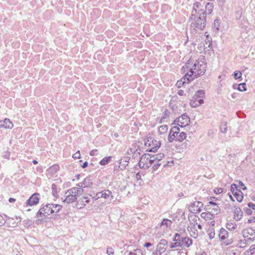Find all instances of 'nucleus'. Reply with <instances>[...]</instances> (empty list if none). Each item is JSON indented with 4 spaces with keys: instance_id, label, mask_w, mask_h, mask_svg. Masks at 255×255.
Returning <instances> with one entry per match:
<instances>
[{
    "instance_id": "13",
    "label": "nucleus",
    "mask_w": 255,
    "mask_h": 255,
    "mask_svg": "<svg viewBox=\"0 0 255 255\" xmlns=\"http://www.w3.org/2000/svg\"><path fill=\"white\" fill-rule=\"evenodd\" d=\"M142 160L146 161V168H148L151 165V164L156 162L154 160V159H152L150 157V155L148 154H144L140 157V159L138 162V164L140 166L141 165V163H144V161Z\"/></svg>"
},
{
    "instance_id": "55",
    "label": "nucleus",
    "mask_w": 255,
    "mask_h": 255,
    "mask_svg": "<svg viewBox=\"0 0 255 255\" xmlns=\"http://www.w3.org/2000/svg\"><path fill=\"white\" fill-rule=\"evenodd\" d=\"M177 255H187V252H184V251H181V250H179L178 252Z\"/></svg>"
},
{
    "instance_id": "42",
    "label": "nucleus",
    "mask_w": 255,
    "mask_h": 255,
    "mask_svg": "<svg viewBox=\"0 0 255 255\" xmlns=\"http://www.w3.org/2000/svg\"><path fill=\"white\" fill-rule=\"evenodd\" d=\"M76 192H75V196L77 198V196L81 195L83 194L84 190L83 189V188L77 187V190H76Z\"/></svg>"
},
{
    "instance_id": "24",
    "label": "nucleus",
    "mask_w": 255,
    "mask_h": 255,
    "mask_svg": "<svg viewBox=\"0 0 255 255\" xmlns=\"http://www.w3.org/2000/svg\"><path fill=\"white\" fill-rule=\"evenodd\" d=\"M186 138V133L184 132H179V133L178 134L176 138V141L178 142H182Z\"/></svg>"
},
{
    "instance_id": "60",
    "label": "nucleus",
    "mask_w": 255,
    "mask_h": 255,
    "mask_svg": "<svg viewBox=\"0 0 255 255\" xmlns=\"http://www.w3.org/2000/svg\"><path fill=\"white\" fill-rule=\"evenodd\" d=\"M184 91L182 90H180L178 91V94L179 95V96H183L184 95Z\"/></svg>"
},
{
    "instance_id": "3",
    "label": "nucleus",
    "mask_w": 255,
    "mask_h": 255,
    "mask_svg": "<svg viewBox=\"0 0 255 255\" xmlns=\"http://www.w3.org/2000/svg\"><path fill=\"white\" fill-rule=\"evenodd\" d=\"M173 242L170 244V248L171 249L177 247L189 248L193 244L191 239L178 233L174 235Z\"/></svg>"
},
{
    "instance_id": "5",
    "label": "nucleus",
    "mask_w": 255,
    "mask_h": 255,
    "mask_svg": "<svg viewBox=\"0 0 255 255\" xmlns=\"http://www.w3.org/2000/svg\"><path fill=\"white\" fill-rule=\"evenodd\" d=\"M205 92L204 90L197 91L194 95L190 102V106L193 108H196L204 103L205 98Z\"/></svg>"
},
{
    "instance_id": "30",
    "label": "nucleus",
    "mask_w": 255,
    "mask_h": 255,
    "mask_svg": "<svg viewBox=\"0 0 255 255\" xmlns=\"http://www.w3.org/2000/svg\"><path fill=\"white\" fill-rule=\"evenodd\" d=\"M238 186L235 183H233L231 186V191L233 194H235V192H241V189H238Z\"/></svg>"
},
{
    "instance_id": "64",
    "label": "nucleus",
    "mask_w": 255,
    "mask_h": 255,
    "mask_svg": "<svg viewBox=\"0 0 255 255\" xmlns=\"http://www.w3.org/2000/svg\"><path fill=\"white\" fill-rule=\"evenodd\" d=\"M217 193L220 194L223 192V189L222 188H218L217 189Z\"/></svg>"
},
{
    "instance_id": "49",
    "label": "nucleus",
    "mask_w": 255,
    "mask_h": 255,
    "mask_svg": "<svg viewBox=\"0 0 255 255\" xmlns=\"http://www.w3.org/2000/svg\"><path fill=\"white\" fill-rule=\"evenodd\" d=\"M107 253L109 255H112L114 254L113 250L112 248H108Z\"/></svg>"
},
{
    "instance_id": "46",
    "label": "nucleus",
    "mask_w": 255,
    "mask_h": 255,
    "mask_svg": "<svg viewBox=\"0 0 255 255\" xmlns=\"http://www.w3.org/2000/svg\"><path fill=\"white\" fill-rule=\"evenodd\" d=\"M154 163V165L152 167L153 170L154 171L156 170L161 165V163L157 161L155 162Z\"/></svg>"
},
{
    "instance_id": "63",
    "label": "nucleus",
    "mask_w": 255,
    "mask_h": 255,
    "mask_svg": "<svg viewBox=\"0 0 255 255\" xmlns=\"http://www.w3.org/2000/svg\"><path fill=\"white\" fill-rule=\"evenodd\" d=\"M209 43H208V42H206V44L208 45V47L209 48H210V49H212V45H211V42H210L209 41Z\"/></svg>"
},
{
    "instance_id": "51",
    "label": "nucleus",
    "mask_w": 255,
    "mask_h": 255,
    "mask_svg": "<svg viewBox=\"0 0 255 255\" xmlns=\"http://www.w3.org/2000/svg\"><path fill=\"white\" fill-rule=\"evenodd\" d=\"M121 165H115L114 167V173H117V172L119 171V169L121 168Z\"/></svg>"
},
{
    "instance_id": "57",
    "label": "nucleus",
    "mask_w": 255,
    "mask_h": 255,
    "mask_svg": "<svg viewBox=\"0 0 255 255\" xmlns=\"http://www.w3.org/2000/svg\"><path fill=\"white\" fill-rule=\"evenodd\" d=\"M136 178L137 180H141V175L139 172L136 174Z\"/></svg>"
},
{
    "instance_id": "56",
    "label": "nucleus",
    "mask_w": 255,
    "mask_h": 255,
    "mask_svg": "<svg viewBox=\"0 0 255 255\" xmlns=\"http://www.w3.org/2000/svg\"><path fill=\"white\" fill-rule=\"evenodd\" d=\"M255 223V217H254L253 218H251V219H249L248 221V223Z\"/></svg>"
},
{
    "instance_id": "16",
    "label": "nucleus",
    "mask_w": 255,
    "mask_h": 255,
    "mask_svg": "<svg viewBox=\"0 0 255 255\" xmlns=\"http://www.w3.org/2000/svg\"><path fill=\"white\" fill-rule=\"evenodd\" d=\"M234 219L237 221H240L243 217V212L239 207H235L234 211Z\"/></svg>"
},
{
    "instance_id": "17",
    "label": "nucleus",
    "mask_w": 255,
    "mask_h": 255,
    "mask_svg": "<svg viewBox=\"0 0 255 255\" xmlns=\"http://www.w3.org/2000/svg\"><path fill=\"white\" fill-rule=\"evenodd\" d=\"M187 230L189 232L190 236L192 237L194 239H196L198 237V233L195 224H194L192 227H188L187 228Z\"/></svg>"
},
{
    "instance_id": "50",
    "label": "nucleus",
    "mask_w": 255,
    "mask_h": 255,
    "mask_svg": "<svg viewBox=\"0 0 255 255\" xmlns=\"http://www.w3.org/2000/svg\"><path fill=\"white\" fill-rule=\"evenodd\" d=\"M239 184L241 186V188L243 190H245L247 189V187L245 185L242 181H239Z\"/></svg>"
},
{
    "instance_id": "39",
    "label": "nucleus",
    "mask_w": 255,
    "mask_h": 255,
    "mask_svg": "<svg viewBox=\"0 0 255 255\" xmlns=\"http://www.w3.org/2000/svg\"><path fill=\"white\" fill-rule=\"evenodd\" d=\"M76 190H77V187L71 188L67 191L66 194L68 193L71 195L75 196V192H76Z\"/></svg>"
},
{
    "instance_id": "37",
    "label": "nucleus",
    "mask_w": 255,
    "mask_h": 255,
    "mask_svg": "<svg viewBox=\"0 0 255 255\" xmlns=\"http://www.w3.org/2000/svg\"><path fill=\"white\" fill-rule=\"evenodd\" d=\"M242 73L240 71H236L234 72L233 76L236 80L241 79H242Z\"/></svg>"
},
{
    "instance_id": "2",
    "label": "nucleus",
    "mask_w": 255,
    "mask_h": 255,
    "mask_svg": "<svg viewBox=\"0 0 255 255\" xmlns=\"http://www.w3.org/2000/svg\"><path fill=\"white\" fill-rule=\"evenodd\" d=\"M206 63L203 61L196 60L193 67L190 69L189 72L186 75L185 77L189 81V78L194 76L195 77L203 75L206 71Z\"/></svg>"
},
{
    "instance_id": "18",
    "label": "nucleus",
    "mask_w": 255,
    "mask_h": 255,
    "mask_svg": "<svg viewBox=\"0 0 255 255\" xmlns=\"http://www.w3.org/2000/svg\"><path fill=\"white\" fill-rule=\"evenodd\" d=\"M81 187H91L93 185V182L90 177H87L83 182H81Z\"/></svg>"
},
{
    "instance_id": "52",
    "label": "nucleus",
    "mask_w": 255,
    "mask_h": 255,
    "mask_svg": "<svg viewBox=\"0 0 255 255\" xmlns=\"http://www.w3.org/2000/svg\"><path fill=\"white\" fill-rule=\"evenodd\" d=\"M5 221L3 219L2 217L0 216V226H2L4 225Z\"/></svg>"
},
{
    "instance_id": "9",
    "label": "nucleus",
    "mask_w": 255,
    "mask_h": 255,
    "mask_svg": "<svg viewBox=\"0 0 255 255\" xmlns=\"http://www.w3.org/2000/svg\"><path fill=\"white\" fill-rule=\"evenodd\" d=\"M228 232L224 228H221L219 233V237L220 241L223 242L227 245H230L232 243V241L228 240L229 237Z\"/></svg>"
},
{
    "instance_id": "20",
    "label": "nucleus",
    "mask_w": 255,
    "mask_h": 255,
    "mask_svg": "<svg viewBox=\"0 0 255 255\" xmlns=\"http://www.w3.org/2000/svg\"><path fill=\"white\" fill-rule=\"evenodd\" d=\"M112 194L111 191L109 190H105L102 192L97 193V195H99L100 198H104L107 199Z\"/></svg>"
},
{
    "instance_id": "45",
    "label": "nucleus",
    "mask_w": 255,
    "mask_h": 255,
    "mask_svg": "<svg viewBox=\"0 0 255 255\" xmlns=\"http://www.w3.org/2000/svg\"><path fill=\"white\" fill-rule=\"evenodd\" d=\"M248 207L250 208L253 211H254L255 213V204L252 202H249L248 204Z\"/></svg>"
},
{
    "instance_id": "26",
    "label": "nucleus",
    "mask_w": 255,
    "mask_h": 255,
    "mask_svg": "<svg viewBox=\"0 0 255 255\" xmlns=\"http://www.w3.org/2000/svg\"><path fill=\"white\" fill-rule=\"evenodd\" d=\"M111 159H112V156H106V157H104V158H103L100 161V164L101 165H105L109 163L111 161Z\"/></svg>"
},
{
    "instance_id": "33",
    "label": "nucleus",
    "mask_w": 255,
    "mask_h": 255,
    "mask_svg": "<svg viewBox=\"0 0 255 255\" xmlns=\"http://www.w3.org/2000/svg\"><path fill=\"white\" fill-rule=\"evenodd\" d=\"M228 129V126L227 123L223 122L221 124L220 130L223 133H226Z\"/></svg>"
},
{
    "instance_id": "40",
    "label": "nucleus",
    "mask_w": 255,
    "mask_h": 255,
    "mask_svg": "<svg viewBox=\"0 0 255 255\" xmlns=\"http://www.w3.org/2000/svg\"><path fill=\"white\" fill-rule=\"evenodd\" d=\"M186 77L185 76V78H182L180 81H178L176 85L178 87H180L182 85H183L186 83L185 80H186Z\"/></svg>"
},
{
    "instance_id": "25",
    "label": "nucleus",
    "mask_w": 255,
    "mask_h": 255,
    "mask_svg": "<svg viewBox=\"0 0 255 255\" xmlns=\"http://www.w3.org/2000/svg\"><path fill=\"white\" fill-rule=\"evenodd\" d=\"M233 195L236 198L238 202L241 203L243 201L244 196L242 191L241 193L238 192H235V194H234Z\"/></svg>"
},
{
    "instance_id": "41",
    "label": "nucleus",
    "mask_w": 255,
    "mask_h": 255,
    "mask_svg": "<svg viewBox=\"0 0 255 255\" xmlns=\"http://www.w3.org/2000/svg\"><path fill=\"white\" fill-rule=\"evenodd\" d=\"M166 249L163 247L159 246L158 245H157L156 248V250L159 252L161 254L163 253L166 251Z\"/></svg>"
},
{
    "instance_id": "15",
    "label": "nucleus",
    "mask_w": 255,
    "mask_h": 255,
    "mask_svg": "<svg viewBox=\"0 0 255 255\" xmlns=\"http://www.w3.org/2000/svg\"><path fill=\"white\" fill-rule=\"evenodd\" d=\"M13 127V125L9 119L6 118L3 121L0 120V128H12Z\"/></svg>"
},
{
    "instance_id": "58",
    "label": "nucleus",
    "mask_w": 255,
    "mask_h": 255,
    "mask_svg": "<svg viewBox=\"0 0 255 255\" xmlns=\"http://www.w3.org/2000/svg\"><path fill=\"white\" fill-rule=\"evenodd\" d=\"M88 162L87 161H85L83 163V164L81 165V167L83 168H85L88 166Z\"/></svg>"
},
{
    "instance_id": "11",
    "label": "nucleus",
    "mask_w": 255,
    "mask_h": 255,
    "mask_svg": "<svg viewBox=\"0 0 255 255\" xmlns=\"http://www.w3.org/2000/svg\"><path fill=\"white\" fill-rule=\"evenodd\" d=\"M209 205H207L205 207V209L206 211L211 210L212 212L213 213V214L218 215L220 211V209L217 204L216 202L213 201H209Z\"/></svg>"
},
{
    "instance_id": "47",
    "label": "nucleus",
    "mask_w": 255,
    "mask_h": 255,
    "mask_svg": "<svg viewBox=\"0 0 255 255\" xmlns=\"http://www.w3.org/2000/svg\"><path fill=\"white\" fill-rule=\"evenodd\" d=\"M80 155H80V151H78L73 155L72 157L74 159H79V158H80Z\"/></svg>"
},
{
    "instance_id": "61",
    "label": "nucleus",
    "mask_w": 255,
    "mask_h": 255,
    "mask_svg": "<svg viewBox=\"0 0 255 255\" xmlns=\"http://www.w3.org/2000/svg\"><path fill=\"white\" fill-rule=\"evenodd\" d=\"M152 255H161V254L158 252L157 251L155 250L152 253Z\"/></svg>"
},
{
    "instance_id": "10",
    "label": "nucleus",
    "mask_w": 255,
    "mask_h": 255,
    "mask_svg": "<svg viewBox=\"0 0 255 255\" xmlns=\"http://www.w3.org/2000/svg\"><path fill=\"white\" fill-rule=\"evenodd\" d=\"M39 194L38 193H35L33 194L26 201V206H32L37 205L39 201Z\"/></svg>"
},
{
    "instance_id": "19",
    "label": "nucleus",
    "mask_w": 255,
    "mask_h": 255,
    "mask_svg": "<svg viewBox=\"0 0 255 255\" xmlns=\"http://www.w3.org/2000/svg\"><path fill=\"white\" fill-rule=\"evenodd\" d=\"M215 214H213V213L211 211H208V212H203L201 214V217L206 220H212L215 217Z\"/></svg>"
},
{
    "instance_id": "62",
    "label": "nucleus",
    "mask_w": 255,
    "mask_h": 255,
    "mask_svg": "<svg viewBox=\"0 0 255 255\" xmlns=\"http://www.w3.org/2000/svg\"><path fill=\"white\" fill-rule=\"evenodd\" d=\"M16 201L15 199L13 198H9L8 199V201L10 202V203H12V202H14Z\"/></svg>"
},
{
    "instance_id": "48",
    "label": "nucleus",
    "mask_w": 255,
    "mask_h": 255,
    "mask_svg": "<svg viewBox=\"0 0 255 255\" xmlns=\"http://www.w3.org/2000/svg\"><path fill=\"white\" fill-rule=\"evenodd\" d=\"M52 190L53 195L54 196H56V194H57V192H56V186L55 185L52 184Z\"/></svg>"
},
{
    "instance_id": "44",
    "label": "nucleus",
    "mask_w": 255,
    "mask_h": 255,
    "mask_svg": "<svg viewBox=\"0 0 255 255\" xmlns=\"http://www.w3.org/2000/svg\"><path fill=\"white\" fill-rule=\"evenodd\" d=\"M244 210H245V211L246 213L248 215H252V213H253V211H252V210L250 208H249V207H248V208H245L244 209Z\"/></svg>"
},
{
    "instance_id": "23",
    "label": "nucleus",
    "mask_w": 255,
    "mask_h": 255,
    "mask_svg": "<svg viewBox=\"0 0 255 255\" xmlns=\"http://www.w3.org/2000/svg\"><path fill=\"white\" fill-rule=\"evenodd\" d=\"M237 227V224L235 222H228L226 223V228L229 231H234Z\"/></svg>"
},
{
    "instance_id": "54",
    "label": "nucleus",
    "mask_w": 255,
    "mask_h": 255,
    "mask_svg": "<svg viewBox=\"0 0 255 255\" xmlns=\"http://www.w3.org/2000/svg\"><path fill=\"white\" fill-rule=\"evenodd\" d=\"M143 161H144V163H141L140 166L138 164V165L140 168H144L145 166V167L146 168V161H145V160H143Z\"/></svg>"
},
{
    "instance_id": "27",
    "label": "nucleus",
    "mask_w": 255,
    "mask_h": 255,
    "mask_svg": "<svg viewBox=\"0 0 255 255\" xmlns=\"http://www.w3.org/2000/svg\"><path fill=\"white\" fill-rule=\"evenodd\" d=\"M169 115H170V112L167 109H166L163 113V115L162 116V117L161 118L159 123H162L164 122L165 119L167 118L169 116Z\"/></svg>"
},
{
    "instance_id": "53",
    "label": "nucleus",
    "mask_w": 255,
    "mask_h": 255,
    "mask_svg": "<svg viewBox=\"0 0 255 255\" xmlns=\"http://www.w3.org/2000/svg\"><path fill=\"white\" fill-rule=\"evenodd\" d=\"M98 151L97 149H93L91 150L90 152V155L91 156H94L96 154V152Z\"/></svg>"
},
{
    "instance_id": "12",
    "label": "nucleus",
    "mask_w": 255,
    "mask_h": 255,
    "mask_svg": "<svg viewBox=\"0 0 255 255\" xmlns=\"http://www.w3.org/2000/svg\"><path fill=\"white\" fill-rule=\"evenodd\" d=\"M242 234L245 238L252 241L255 239V230L253 228H248L243 230Z\"/></svg>"
},
{
    "instance_id": "14",
    "label": "nucleus",
    "mask_w": 255,
    "mask_h": 255,
    "mask_svg": "<svg viewBox=\"0 0 255 255\" xmlns=\"http://www.w3.org/2000/svg\"><path fill=\"white\" fill-rule=\"evenodd\" d=\"M203 206V204L200 201L194 202L189 206V210L192 213H199L201 211V208Z\"/></svg>"
},
{
    "instance_id": "32",
    "label": "nucleus",
    "mask_w": 255,
    "mask_h": 255,
    "mask_svg": "<svg viewBox=\"0 0 255 255\" xmlns=\"http://www.w3.org/2000/svg\"><path fill=\"white\" fill-rule=\"evenodd\" d=\"M126 160L123 161V163L122 164V162H120V164H121V170H124L126 168V166L128 165V160L130 159L129 157H125Z\"/></svg>"
},
{
    "instance_id": "43",
    "label": "nucleus",
    "mask_w": 255,
    "mask_h": 255,
    "mask_svg": "<svg viewBox=\"0 0 255 255\" xmlns=\"http://www.w3.org/2000/svg\"><path fill=\"white\" fill-rule=\"evenodd\" d=\"M215 232L213 229H211L210 232L208 233V236L210 239H212L215 237Z\"/></svg>"
},
{
    "instance_id": "29",
    "label": "nucleus",
    "mask_w": 255,
    "mask_h": 255,
    "mask_svg": "<svg viewBox=\"0 0 255 255\" xmlns=\"http://www.w3.org/2000/svg\"><path fill=\"white\" fill-rule=\"evenodd\" d=\"M59 169V166L57 164H54L50 166L49 171L52 174L55 173Z\"/></svg>"
},
{
    "instance_id": "36",
    "label": "nucleus",
    "mask_w": 255,
    "mask_h": 255,
    "mask_svg": "<svg viewBox=\"0 0 255 255\" xmlns=\"http://www.w3.org/2000/svg\"><path fill=\"white\" fill-rule=\"evenodd\" d=\"M159 246L163 247L165 249H167L168 242L166 240L162 239L160 241V242L158 244Z\"/></svg>"
},
{
    "instance_id": "4",
    "label": "nucleus",
    "mask_w": 255,
    "mask_h": 255,
    "mask_svg": "<svg viewBox=\"0 0 255 255\" xmlns=\"http://www.w3.org/2000/svg\"><path fill=\"white\" fill-rule=\"evenodd\" d=\"M62 206L59 204H47L42 207L37 213L36 217L43 218L54 213H58Z\"/></svg>"
},
{
    "instance_id": "34",
    "label": "nucleus",
    "mask_w": 255,
    "mask_h": 255,
    "mask_svg": "<svg viewBox=\"0 0 255 255\" xmlns=\"http://www.w3.org/2000/svg\"><path fill=\"white\" fill-rule=\"evenodd\" d=\"M214 27L216 29V30H217L218 31H219V30L222 31V30L220 28V23L219 22V19H216L215 20L214 23Z\"/></svg>"
},
{
    "instance_id": "7",
    "label": "nucleus",
    "mask_w": 255,
    "mask_h": 255,
    "mask_svg": "<svg viewBox=\"0 0 255 255\" xmlns=\"http://www.w3.org/2000/svg\"><path fill=\"white\" fill-rule=\"evenodd\" d=\"M190 123V119L188 115L185 113L182 114L180 117L177 118L173 123V124L176 125L181 128L188 126Z\"/></svg>"
},
{
    "instance_id": "6",
    "label": "nucleus",
    "mask_w": 255,
    "mask_h": 255,
    "mask_svg": "<svg viewBox=\"0 0 255 255\" xmlns=\"http://www.w3.org/2000/svg\"><path fill=\"white\" fill-rule=\"evenodd\" d=\"M144 145L149 147L147 149V151L155 152L160 146L159 141L155 139L153 137L148 136L144 142Z\"/></svg>"
},
{
    "instance_id": "22",
    "label": "nucleus",
    "mask_w": 255,
    "mask_h": 255,
    "mask_svg": "<svg viewBox=\"0 0 255 255\" xmlns=\"http://www.w3.org/2000/svg\"><path fill=\"white\" fill-rule=\"evenodd\" d=\"M77 199V198L76 196H73L68 194L66 196V198L63 200V202L69 204L75 202Z\"/></svg>"
},
{
    "instance_id": "35",
    "label": "nucleus",
    "mask_w": 255,
    "mask_h": 255,
    "mask_svg": "<svg viewBox=\"0 0 255 255\" xmlns=\"http://www.w3.org/2000/svg\"><path fill=\"white\" fill-rule=\"evenodd\" d=\"M238 89L240 91H246L247 90L246 84L245 83H240L238 85Z\"/></svg>"
},
{
    "instance_id": "21",
    "label": "nucleus",
    "mask_w": 255,
    "mask_h": 255,
    "mask_svg": "<svg viewBox=\"0 0 255 255\" xmlns=\"http://www.w3.org/2000/svg\"><path fill=\"white\" fill-rule=\"evenodd\" d=\"M90 202V200L87 197H83L80 200L77 201L79 205L81 204V206L79 207L80 208H82Z\"/></svg>"
},
{
    "instance_id": "28",
    "label": "nucleus",
    "mask_w": 255,
    "mask_h": 255,
    "mask_svg": "<svg viewBox=\"0 0 255 255\" xmlns=\"http://www.w3.org/2000/svg\"><path fill=\"white\" fill-rule=\"evenodd\" d=\"M168 130V126L166 125L160 126L158 128V132L160 134H162L167 132Z\"/></svg>"
},
{
    "instance_id": "8",
    "label": "nucleus",
    "mask_w": 255,
    "mask_h": 255,
    "mask_svg": "<svg viewBox=\"0 0 255 255\" xmlns=\"http://www.w3.org/2000/svg\"><path fill=\"white\" fill-rule=\"evenodd\" d=\"M180 129L177 126L173 127L170 130L169 133L168 135V141L170 143L173 142L175 141L176 138L179 133Z\"/></svg>"
},
{
    "instance_id": "38",
    "label": "nucleus",
    "mask_w": 255,
    "mask_h": 255,
    "mask_svg": "<svg viewBox=\"0 0 255 255\" xmlns=\"http://www.w3.org/2000/svg\"><path fill=\"white\" fill-rule=\"evenodd\" d=\"M154 157L155 159H156V161L159 162L164 157V154L163 153H160L154 155Z\"/></svg>"
},
{
    "instance_id": "59",
    "label": "nucleus",
    "mask_w": 255,
    "mask_h": 255,
    "mask_svg": "<svg viewBox=\"0 0 255 255\" xmlns=\"http://www.w3.org/2000/svg\"><path fill=\"white\" fill-rule=\"evenodd\" d=\"M151 246H152V244L149 242H146L144 245V246L146 248H149V247H151Z\"/></svg>"
},
{
    "instance_id": "1",
    "label": "nucleus",
    "mask_w": 255,
    "mask_h": 255,
    "mask_svg": "<svg viewBox=\"0 0 255 255\" xmlns=\"http://www.w3.org/2000/svg\"><path fill=\"white\" fill-rule=\"evenodd\" d=\"M200 5L201 4L199 2H196L194 5L191 16L190 17L191 31L203 30L205 26L206 15L210 14L213 9V3L208 2L205 5V11L202 9L197 11V9L199 8Z\"/></svg>"
},
{
    "instance_id": "31",
    "label": "nucleus",
    "mask_w": 255,
    "mask_h": 255,
    "mask_svg": "<svg viewBox=\"0 0 255 255\" xmlns=\"http://www.w3.org/2000/svg\"><path fill=\"white\" fill-rule=\"evenodd\" d=\"M172 223V222L171 220H169L167 219H164L161 222L160 225L165 226L166 227H168L171 225Z\"/></svg>"
}]
</instances>
